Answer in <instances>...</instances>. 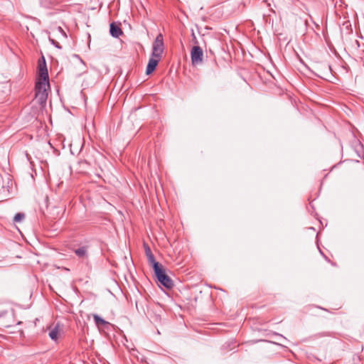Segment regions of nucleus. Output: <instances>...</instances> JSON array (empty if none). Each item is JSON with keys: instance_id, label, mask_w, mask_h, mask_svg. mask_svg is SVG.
Instances as JSON below:
<instances>
[{"instance_id": "nucleus-6", "label": "nucleus", "mask_w": 364, "mask_h": 364, "mask_svg": "<svg viewBox=\"0 0 364 364\" xmlns=\"http://www.w3.org/2000/svg\"><path fill=\"white\" fill-rule=\"evenodd\" d=\"M144 248H145V253L147 257L148 261L152 265L153 268H154V264L159 263V262L155 260L154 256L153 253L151 252L150 247L147 245H144Z\"/></svg>"}, {"instance_id": "nucleus-9", "label": "nucleus", "mask_w": 364, "mask_h": 364, "mask_svg": "<svg viewBox=\"0 0 364 364\" xmlns=\"http://www.w3.org/2000/svg\"><path fill=\"white\" fill-rule=\"evenodd\" d=\"M75 253L79 257H85L87 255V248L85 247H80L75 250Z\"/></svg>"}, {"instance_id": "nucleus-11", "label": "nucleus", "mask_w": 364, "mask_h": 364, "mask_svg": "<svg viewBox=\"0 0 364 364\" xmlns=\"http://www.w3.org/2000/svg\"><path fill=\"white\" fill-rule=\"evenodd\" d=\"M25 218V214L23 213H18L16 214L14 218V221L16 223H20Z\"/></svg>"}, {"instance_id": "nucleus-8", "label": "nucleus", "mask_w": 364, "mask_h": 364, "mask_svg": "<svg viewBox=\"0 0 364 364\" xmlns=\"http://www.w3.org/2000/svg\"><path fill=\"white\" fill-rule=\"evenodd\" d=\"M93 319L95 321V324L98 327L109 324V322H107L105 320H104L103 318H102L97 314H93Z\"/></svg>"}, {"instance_id": "nucleus-2", "label": "nucleus", "mask_w": 364, "mask_h": 364, "mask_svg": "<svg viewBox=\"0 0 364 364\" xmlns=\"http://www.w3.org/2000/svg\"><path fill=\"white\" fill-rule=\"evenodd\" d=\"M154 273L158 282L167 289H171L173 287L172 279L166 274L165 270L159 263L154 264Z\"/></svg>"}, {"instance_id": "nucleus-4", "label": "nucleus", "mask_w": 364, "mask_h": 364, "mask_svg": "<svg viewBox=\"0 0 364 364\" xmlns=\"http://www.w3.org/2000/svg\"><path fill=\"white\" fill-rule=\"evenodd\" d=\"M191 58L193 65L202 64L203 60V51L200 46H193L191 51Z\"/></svg>"}, {"instance_id": "nucleus-10", "label": "nucleus", "mask_w": 364, "mask_h": 364, "mask_svg": "<svg viewBox=\"0 0 364 364\" xmlns=\"http://www.w3.org/2000/svg\"><path fill=\"white\" fill-rule=\"evenodd\" d=\"M58 332H59L58 328L57 326H55V328H53V329H51L48 335L52 340L55 341L58 338Z\"/></svg>"}, {"instance_id": "nucleus-13", "label": "nucleus", "mask_w": 364, "mask_h": 364, "mask_svg": "<svg viewBox=\"0 0 364 364\" xmlns=\"http://www.w3.org/2000/svg\"><path fill=\"white\" fill-rule=\"evenodd\" d=\"M58 30L60 32H61L62 33H63V35H65L64 31H63V29L60 28V27H58Z\"/></svg>"}, {"instance_id": "nucleus-3", "label": "nucleus", "mask_w": 364, "mask_h": 364, "mask_svg": "<svg viewBox=\"0 0 364 364\" xmlns=\"http://www.w3.org/2000/svg\"><path fill=\"white\" fill-rule=\"evenodd\" d=\"M164 51V40L161 34H159L154 43L152 48V57L160 59Z\"/></svg>"}, {"instance_id": "nucleus-1", "label": "nucleus", "mask_w": 364, "mask_h": 364, "mask_svg": "<svg viewBox=\"0 0 364 364\" xmlns=\"http://www.w3.org/2000/svg\"><path fill=\"white\" fill-rule=\"evenodd\" d=\"M50 88L48 73L44 57L38 62V80L36 83V99L40 105L46 102Z\"/></svg>"}, {"instance_id": "nucleus-12", "label": "nucleus", "mask_w": 364, "mask_h": 364, "mask_svg": "<svg viewBox=\"0 0 364 364\" xmlns=\"http://www.w3.org/2000/svg\"><path fill=\"white\" fill-rule=\"evenodd\" d=\"M50 41L51 42V43L53 45H54L56 48H60L61 47L60 46V44L58 42L55 41V40L53 39H50Z\"/></svg>"}, {"instance_id": "nucleus-7", "label": "nucleus", "mask_w": 364, "mask_h": 364, "mask_svg": "<svg viewBox=\"0 0 364 364\" xmlns=\"http://www.w3.org/2000/svg\"><path fill=\"white\" fill-rule=\"evenodd\" d=\"M109 32L111 36L115 38H118L122 34V29L118 26L115 25L114 23L110 24Z\"/></svg>"}, {"instance_id": "nucleus-5", "label": "nucleus", "mask_w": 364, "mask_h": 364, "mask_svg": "<svg viewBox=\"0 0 364 364\" xmlns=\"http://www.w3.org/2000/svg\"><path fill=\"white\" fill-rule=\"evenodd\" d=\"M159 60L160 59L154 58V57H152L149 59L147 67H146V73L147 75L151 74L156 69Z\"/></svg>"}]
</instances>
